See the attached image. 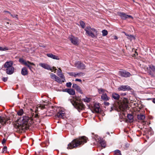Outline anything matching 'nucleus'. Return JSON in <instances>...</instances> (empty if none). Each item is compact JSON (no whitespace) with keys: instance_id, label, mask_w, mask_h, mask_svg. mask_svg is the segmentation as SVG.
Here are the masks:
<instances>
[{"instance_id":"obj_1","label":"nucleus","mask_w":155,"mask_h":155,"mask_svg":"<svg viewBox=\"0 0 155 155\" xmlns=\"http://www.w3.org/2000/svg\"><path fill=\"white\" fill-rule=\"evenodd\" d=\"M33 123L32 119L29 117L23 116L22 119L18 120V123L15 125V127L19 130L27 129Z\"/></svg>"},{"instance_id":"obj_2","label":"nucleus","mask_w":155,"mask_h":155,"mask_svg":"<svg viewBox=\"0 0 155 155\" xmlns=\"http://www.w3.org/2000/svg\"><path fill=\"white\" fill-rule=\"evenodd\" d=\"M88 138L86 137L83 136L74 140L70 143L68 144V148L72 149L77 147H79L86 143Z\"/></svg>"},{"instance_id":"obj_3","label":"nucleus","mask_w":155,"mask_h":155,"mask_svg":"<svg viewBox=\"0 0 155 155\" xmlns=\"http://www.w3.org/2000/svg\"><path fill=\"white\" fill-rule=\"evenodd\" d=\"M70 98L71 104L79 111L84 109L85 106L81 101L79 100L78 98L77 97L75 96H71Z\"/></svg>"},{"instance_id":"obj_4","label":"nucleus","mask_w":155,"mask_h":155,"mask_svg":"<svg viewBox=\"0 0 155 155\" xmlns=\"http://www.w3.org/2000/svg\"><path fill=\"white\" fill-rule=\"evenodd\" d=\"M84 30L88 36L93 38L96 37L95 34H97V31L95 29L91 28L90 26H87L85 28Z\"/></svg>"},{"instance_id":"obj_5","label":"nucleus","mask_w":155,"mask_h":155,"mask_svg":"<svg viewBox=\"0 0 155 155\" xmlns=\"http://www.w3.org/2000/svg\"><path fill=\"white\" fill-rule=\"evenodd\" d=\"M98 91L99 94H102L101 96V99L104 101H108L110 99V97L108 96L106 93L107 92L106 90L101 88L98 89Z\"/></svg>"},{"instance_id":"obj_6","label":"nucleus","mask_w":155,"mask_h":155,"mask_svg":"<svg viewBox=\"0 0 155 155\" xmlns=\"http://www.w3.org/2000/svg\"><path fill=\"white\" fill-rule=\"evenodd\" d=\"M39 65L41 67H43V68L48 70H50L52 71H56V69L55 67H53L52 68L49 65L47 64L44 63H40L39 64ZM55 72L56 71H54V72L55 73Z\"/></svg>"},{"instance_id":"obj_7","label":"nucleus","mask_w":155,"mask_h":155,"mask_svg":"<svg viewBox=\"0 0 155 155\" xmlns=\"http://www.w3.org/2000/svg\"><path fill=\"white\" fill-rule=\"evenodd\" d=\"M9 120V118L7 117L0 116V123L3 125L6 124V123H10V122L8 121Z\"/></svg>"},{"instance_id":"obj_8","label":"nucleus","mask_w":155,"mask_h":155,"mask_svg":"<svg viewBox=\"0 0 155 155\" xmlns=\"http://www.w3.org/2000/svg\"><path fill=\"white\" fill-rule=\"evenodd\" d=\"M69 39L73 45H78L79 43V40L78 38L71 36L70 37Z\"/></svg>"},{"instance_id":"obj_9","label":"nucleus","mask_w":155,"mask_h":155,"mask_svg":"<svg viewBox=\"0 0 155 155\" xmlns=\"http://www.w3.org/2000/svg\"><path fill=\"white\" fill-rule=\"evenodd\" d=\"M65 116V113L64 111L61 110L58 112L55 116V119H63Z\"/></svg>"},{"instance_id":"obj_10","label":"nucleus","mask_w":155,"mask_h":155,"mask_svg":"<svg viewBox=\"0 0 155 155\" xmlns=\"http://www.w3.org/2000/svg\"><path fill=\"white\" fill-rule=\"evenodd\" d=\"M118 74L121 77L125 78L131 76V74L129 72L125 71H119Z\"/></svg>"},{"instance_id":"obj_11","label":"nucleus","mask_w":155,"mask_h":155,"mask_svg":"<svg viewBox=\"0 0 155 155\" xmlns=\"http://www.w3.org/2000/svg\"><path fill=\"white\" fill-rule=\"evenodd\" d=\"M118 14L122 19L125 20L128 18L132 19L133 18L131 15H126L125 13L123 12H118Z\"/></svg>"},{"instance_id":"obj_12","label":"nucleus","mask_w":155,"mask_h":155,"mask_svg":"<svg viewBox=\"0 0 155 155\" xmlns=\"http://www.w3.org/2000/svg\"><path fill=\"white\" fill-rule=\"evenodd\" d=\"M147 73H149L150 75L152 76L153 74L152 73V71L154 72L155 71V66L153 65H149V68H147Z\"/></svg>"},{"instance_id":"obj_13","label":"nucleus","mask_w":155,"mask_h":155,"mask_svg":"<svg viewBox=\"0 0 155 155\" xmlns=\"http://www.w3.org/2000/svg\"><path fill=\"white\" fill-rule=\"evenodd\" d=\"M119 91H129L131 90L130 87L127 85L121 86L119 87L118 88Z\"/></svg>"},{"instance_id":"obj_14","label":"nucleus","mask_w":155,"mask_h":155,"mask_svg":"<svg viewBox=\"0 0 155 155\" xmlns=\"http://www.w3.org/2000/svg\"><path fill=\"white\" fill-rule=\"evenodd\" d=\"M128 107V105L127 103H124L122 104L119 106V109L122 111L125 110Z\"/></svg>"},{"instance_id":"obj_15","label":"nucleus","mask_w":155,"mask_h":155,"mask_svg":"<svg viewBox=\"0 0 155 155\" xmlns=\"http://www.w3.org/2000/svg\"><path fill=\"white\" fill-rule=\"evenodd\" d=\"M94 110L97 113H98L100 112V106L98 104H95L93 107Z\"/></svg>"},{"instance_id":"obj_16","label":"nucleus","mask_w":155,"mask_h":155,"mask_svg":"<svg viewBox=\"0 0 155 155\" xmlns=\"http://www.w3.org/2000/svg\"><path fill=\"white\" fill-rule=\"evenodd\" d=\"M14 68L13 66H12L9 68L6 69V73L8 74H12L14 72Z\"/></svg>"},{"instance_id":"obj_17","label":"nucleus","mask_w":155,"mask_h":155,"mask_svg":"<svg viewBox=\"0 0 155 155\" xmlns=\"http://www.w3.org/2000/svg\"><path fill=\"white\" fill-rule=\"evenodd\" d=\"M46 55L48 57L54 59L58 60H59L60 59V58L58 56L53 54L51 53L47 54Z\"/></svg>"},{"instance_id":"obj_18","label":"nucleus","mask_w":155,"mask_h":155,"mask_svg":"<svg viewBox=\"0 0 155 155\" xmlns=\"http://www.w3.org/2000/svg\"><path fill=\"white\" fill-rule=\"evenodd\" d=\"M13 62L12 61H9L6 62L4 64V67L5 68H9L12 66Z\"/></svg>"},{"instance_id":"obj_19","label":"nucleus","mask_w":155,"mask_h":155,"mask_svg":"<svg viewBox=\"0 0 155 155\" xmlns=\"http://www.w3.org/2000/svg\"><path fill=\"white\" fill-rule=\"evenodd\" d=\"M122 33L124 34L127 36V38L130 40L131 41L133 39H135V37L133 35H129L124 31L122 32Z\"/></svg>"},{"instance_id":"obj_20","label":"nucleus","mask_w":155,"mask_h":155,"mask_svg":"<svg viewBox=\"0 0 155 155\" xmlns=\"http://www.w3.org/2000/svg\"><path fill=\"white\" fill-rule=\"evenodd\" d=\"M21 74L24 76L27 75L28 74V71L26 67H23L21 71Z\"/></svg>"},{"instance_id":"obj_21","label":"nucleus","mask_w":155,"mask_h":155,"mask_svg":"<svg viewBox=\"0 0 155 155\" xmlns=\"http://www.w3.org/2000/svg\"><path fill=\"white\" fill-rule=\"evenodd\" d=\"M112 97L114 100H118L120 98V95L115 93H113L112 94Z\"/></svg>"},{"instance_id":"obj_22","label":"nucleus","mask_w":155,"mask_h":155,"mask_svg":"<svg viewBox=\"0 0 155 155\" xmlns=\"http://www.w3.org/2000/svg\"><path fill=\"white\" fill-rule=\"evenodd\" d=\"M34 65L35 66V65L33 63L29 61H27V65H25L27 66L29 69L31 71L32 68V67H31V65Z\"/></svg>"},{"instance_id":"obj_23","label":"nucleus","mask_w":155,"mask_h":155,"mask_svg":"<svg viewBox=\"0 0 155 155\" xmlns=\"http://www.w3.org/2000/svg\"><path fill=\"white\" fill-rule=\"evenodd\" d=\"M62 79V80H61L57 76L56 77V79H55V81H57L58 83H62V82H63L65 80L64 79V77L63 78H61Z\"/></svg>"},{"instance_id":"obj_24","label":"nucleus","mask_w":155,"mask_h":155,"mask_svg":"<svg viewBox=\"0 0 155 155\" xmlns=\"http://www.w3.org/2000/svg\"><path fill=\"white\" fill-rule=\"evenodd\" d=\"M57 75L59 76L61 78H63L64 75L63 74L62 71L60 68H58V71Z\"/></svg>"},{"instance_id":"obj_25","label":"nucleus","mask_w":155,"mask_h":155,"mask_svg":"<svg viewBox=\"0 0 155 155\" xmlns=\"http://www.w3.org/2000/svg\"><path fill=\"white\" fill-rule=\"evenodd\" d=\"M68 94L71 95H74L75 91L74 90L72 89H68Z\"/></svg>"},{"instance_id":"obj_26","label":"nucleus","mask_w":155,"mask_h":155,"mask_svg":"<svg viewBox=\"0 0 155 155\" xmlns=\"http://www.w3.org/2000/svg\"><path fill=\"white\" fill-rule=\"evenodd\" d=\"M133 115L131 114H128L127 115V118L129 119L130 122H132L133 121Z\"/></svg>"},{"instance_id":"obj_27","label":"nucleus","mask_w":155,"mask_h":155,"mask_svg":"<svg viewBox=\"0 0 155 155\" xmlns=\"http://www.w3.org/2000/svg\"><path fill=\"white\" fill-rule=\"evenodd\" d=\"M84 75V73L83 72L76 73V77H80L83 76Z\"/></svg>"},{"instance_id":"obj_28","label":"nucleus","mask_w":155,"mask_h":155,"mask_svg":"<svg viewBox=\"0 0 155 155\" xmlns=\"http://www.w3.org/2000/svg\"><path fill=\"white\" fill-rule=\"evenodd\" d=\"M137 118L139 120H143L145 118L144 115L143 114H140L137 116Z\"/></svg>"},{"instance_id":"obj_29","label":"nucleus","mask_w":155,"mask_h":155,"mask_svg":"<svg viewBox=\"0 0 155 155\" xmlns=\"http://www.w3.org/2000/svg\"><path fill=\"white\" fill-rule=\"evenodd\" d=\"M19 62L25 65H27V61H26L22 58H20L19 59Z\"/></svg>"},{"instance_id":"obj_30","label":"nucleus","mask_w":155,"mask_h":155,"mask_svg":"<svg viewBox=\"0 0 155 155\" xmlns=\"http://www.w3.org/2000/svg\"><path fill=\"white\" fill-rule=\"evenodd\" d=\"M69 120V121H68V124H70V125L71 126V128L72 130L73 129L74 127V121H73V120L71 121L70 120Z\"/></svg>"},{"instance_id":"obj_31","label":"nucleus","mask_w":155,"mask_h":155,"mask_svg":"<svg viewBox=\"0 0 155 155\" xmlns=\"http://www.w3.org/2000/svg\"><path fill=\"white\" fill-rule=\"evenodd\" d=\"M24 113V111L22 109L19 110L17 112V114L18 116H21Z\"/></svg>"},{"instance_id":"obj_32","label":"nucleus","mask_w":155,"mask_h":155,"mask_svg":"<svg viewBox=\"0 0 155 155\" xmlns=\"http://www.w3.org/2000/svg\"><path fill=\"white\" fill-rule=\"evenodd\" d=\"M114 155H121L120 151L118 150H115Z\"/></svg>"},{"instance_id":"obj_33","label":"nucleus","mask_w":155,"mask_h":155,"mask_svg":"<svg viewBox=\"0 0 155 155\" xmlns=\"http://www.w3.org/2000/svg\"><path fill=\"white\" fill-rule=\"evenodd\" d=\"M50 76L51 78V79L54 80L55 81V80L57 76L55 74L53 73H51L50 74Z\"/></svg>"},{"instance_id":"obj_34","label":"nucleus","mask_w":155,"mask_h":155,"mask_svg":"<svg viewBox=\"0 0 155 155\" xmlns=\"http://www.w3.org/2000/svg\"><path fill=\"white\" fill-rule=\"evenodd\" d=\"M91 99L90 98L88 97H86L83 99V101L84 102L88 103L90 101Z\"/></svg>"},{"instance_id":"obj_35","label":"nucleus","mask_w":155,"mask_h":155,"mask_svg":"<svg viewBox=\"0 0 155 155\" xmlns=\"http://www.w3.org/2000/svg\"><path fill=\"white\" fill-rule=\"evenodd\" d=\"M100 144L101 146L103 147H105L106 146V144L104 141H102L100 142Z\"/></svg>"},{"instance_id":"obj_36","label":"nucleus","mask_w":155,"mask_h":155,"mask_svg":"<svg viewBox=\"0 0 155 155\" xmlns=\"http://www.w3.org/2000/svg\"><path fill=\"white\" fill-rule=\"evenodd\" d=\"M80 66H79V68L81 69H84L85 68L86 66L83 63H81Z\"/></svg>"},{"instance_id":"obj_37","label":"nucleus","mask_w":155,"mask_h":155,"mask_svg":"<svg viewBox=\"0 0 155 155\" xmlns=\"http://www.w3.org/2000/svg\"><path fill=\"white\" fill-rule=\"evenodd\" d=\"M79 23L82 28H84L85 27V23L82 21H80L79 22Z\"/></svg>"},{"instance_id":"obj_38","label":"nucleus","mask_w":155,"mask_h":155,"mask_svg":"<svg viewBox=\"0 0 155 155\" xmlns=\"http://www.w3.org/2000/svg\"><path fill=\"white\" fill-rule=\"evenodd\" d=\"M76 90L77 91L81 94H82L83 93V92L82 90L81 89L80 87L79 86L77 87Z\"/></svg>"},{"instance_id":"obj_39","label":"nucleus","mask_w":155,"mask_h":155,"mask_svg":"<svg viewBox=\"0 0 155 155\" xmlns=\"http://www.w3.org/2000/svg\"><path fill=\"white\" fill-rule=\"evenodd\" d=\"M81 62L80 61H78L76 62L75 64V66L77 68H79V66H80Z\"/></svg>"},{"instance_id":"obj_40","label":"nucleus","mask_w":155,"mask_h":155,"mask_svg":"<svg viewBox=\"0 0 155 155\" xmlns=\"http://www.w3.org/2000/svg\"><path fill=\"white\" fill-rule=\"evenodd\" d=\"M81 62L80 61H78L76 62L75 64V66L77 68H79V66H80Z\"/></svg>"},{"instance_id":"obj_41","label":"nucleus","mask_w":155,"mask_h":155,"mask_svg":"<svg viewBox=\"0 0 155 155\" xmlns=\"http://www.w3.org/2000/svg\"><path fill=\"white\" fill-rule=\"evenodd\" d=\"M102 35L103 36H105L107 35V31L106 30H104L102 31Z\"/></svg>"},{"instance_id":"obj_42","label":"nucleus","mask_w":155,"mask_h":155,"mask_svg":"<svg viewBox=\"0 0 155 155\" xmlns=\"http://www.w3.org/2000/svg\"><path fill=\"white\" fill-rule=\"evenodd\" d=\"M68 74L70 76H73L74 77H76V73L75 72L68 73Z\"/></svg>"},{"instance_id":"obj_43","label":"nucleus","mask_w":155,"mask_h":155,"mask_svg":"<svg viewBox=\"0 0 155 155\" xmlns=\"http://www.w3.org/2000/svg\"><path fill=\"white\" fill-rule=\"evenodd\" d=\"M7 147L6 146H5L2 150V152L3 153H6L7 152Z\"/></svg>"},{"instance_id":"obj_44","label":"nucleus","mask_w":155,"mask_h":155,"mask_svg":"<svg viewBox=\"0 0 155 155\" xmlns=\"http://www.w3.org/2000/svg\"><path fill=\"white\" fill-rule=\"evenodd\" d=\"M1 49V51H6V50H8V48L6 47H5L4 48H2H2Z\"/></svg>"},{"instance_id":"obj_45","label":"nucleus","mask_w":155,"mask_h":155,"mask_svg":"<svg viewBox=\"0 0 155 155\" xmlns=\"http://www.w3.org/2000/svg\"><path fill=\"white\" fill-rule=\"evenodd\" d=\"M8 79V77H3L2 78V80L3 81L5 82L7 81Z\"/></svg>"},{"instance_id":"obj_46","label":"nucleus","mask_w":155,"mask_h":155,"mask_svg":"<svg viewBox=\"0 0 155 155\" xmlns=\"http://www.w3.org/2000/svg\"><path fill=\"white\" fill-rule=\"evenodd\" d=\"M78 86L76 84H73L72 87L76 89Z\"/></svg>"},{"instance_id":"obj_47","label":"nucleus","mask_w":155,"mask_h":155,"mask_svg":"<svg viewBox=\"0 0 155 155\" xmlns=\"http://www.w3.org/2000/svg\"><path fill=\"white\" fill-rule=\"evenodd\" d=\"M7 12L9 14H10V15H11V16H12V17L13 18H14V17H16V18H17V16H18V15H15L14 16L13 15H12V14H11L10 13V12Z\"/></svg>"},{"instance_id":"obj_48","label":"nucleus","mask_w":155,"mask_h":155,"mask_svg":"<svg viewBox=\"0 0 155 155\" xmlns=\"http://www.w3.org/2000/svg\"><path fill=\"white\" fill-rule=\"evenodd\" d=\"M75 81H79L81 82H82V80H81V79H78V78L76 79L75 80Z\"/></svg>"},{"instance_id":"obj_49","label":"nucleus","mask_w":155,"mask_h":155,"mask_svg":"<svg viewBox=\"0 0 155 155\" xmlns=\"http://www.w3.org/2000/svg\"><path fill=\"white\" fill-rule=\"evenodd\" d=\"M39 107L41 109H43L45 108V107L43 105H40L39 106Z\"/></svg>"},{"instance_id":"obj_50","label":"nucleus","mask_w":155,"mask_h":155,"mask_svg":"<svg viewBox=\"0 0 155 155\" xmlns=\"http://www.w3.org/2000/svg\"><path fill=\"white\" fill-rule=\"evenodd\" d=\"M104 104L105 105L108 106L109 105V103L108 102H104Z\"/></svg>"},{"instance_id":"obj_51","label":"nucleus","mask_w":155,"mask_h":155,"mask_svg":"<svg viewBox=\"0 0 155 155\" xmlns=\"http://www.w3.org/2000/svg\"><path fill=\"white\" fill-rule=\"evenodd\" d=\"M6 140L5 139V138H4L2 141V144H4L6 142Z\"/></svg>"},{"instance_id":"obj_52","label":"nucleus","mask_w":155,"mask_h":155,"mask_svg":"<svg viewBox=\"0 0 155 155\" xmlns=\"http://www.w3.org/2000/svg\"><path fill=\"white\" fill-rule=\"evenodd\" d=\"M72 85V84L71 82H68V87H71Z\"/></svg>"},{"instance_id":"obj_53","label":"nucleus","mask_w":155,"mask_h":155,"mask_svg":"<svg viewBox=\"0 0 155 155\" xmlns=\"http://www.w3.org/2000/svg\"><path fill=\"white\" fill-rule=\"evenodd\" d=\"M34 117H36V118H38V117H39V116H38V114H35V116Z\"/></svg>"},{"instance_id":"obj_54","label":"nucleus","mask_w":155,"mask_h":155,"mask_svg":"<svg viewBox=\"0 0 155 155\" xmlns=\"http://www.w3.org/2000/svg\"><path fill=\"white\" fill-rule=\"evenodd\" d=\"M152 102L155 104V98H153L152 100Z\"/></svg>"},{"instance_id":"obj_55","label":"nucleus","mask_w":155,"mask_h":155,"mask_svg":"<svg viewBox=\"0 0 155 155\" xmlns=\"http://www.w3.org/2000/svg\"><path fill=\"white\" fill-rule=\"evenodd\" d=\"M121 95H122L123 96H125L126 95V94L125 93H122L121 94Z\"/></svg>"},{"instance_id":"obj_56","label":"nucleus","mask_w":155,"mask_h":155,"mask_svg":"<svg viewBox=\"0 0 155 155\" xmlns=\"http://www.w3.org/2000/svg\"><path fill=\"white\" fill-rule=\"evenodd\" d=\"M38 107H36V109H35V113H36V112H37V110H38Z\"/></svg>"},{"instance_id":"obj_57","label":"nucleus","mask_w":155,"mask_h":155,"mask_svg":"<svg viewBox=\"0 0 155 155\" xmlns=\"http://www.w3.org/2000/svg\"><path fill=\"white\" fill-rule=\"evenodd\" d=\"M64 91L68 92V89H65V91Z\"/></svg>"},{"instance_id":"obj_58","label":"nucleus","mask_w":155,"mask_h":155,"mask_svg":"<svg viewBox=\"0 0 155 155\" xmlns=\"http://www.w3.org/2000/svg\"><path fill=\"white\" fill-rule=\"evenodd\" d=\"M114 38L115 39H117V36H115L114 37Z\"/></svg>"},{"instance_id":"obj_59","label":"nucleus","mask_w":155,"mask_h":155,"mask_svg":"<svg viewBox=\"0 0 155 155\" xmlns=\"http://www.w3.org/2000/svg\"><path fill=\"white\" fill-rule=\"evenodd\" d=\"M68 83H67L66 84V85L67 87H68Z\"/></svg>"},{"instance_id":"obj_60","label":"nucleus","mask_w":155,"mask_h":155,"mask_svg":"<svg viewBox=\"0 0 155 155\" xmlns=\"http://www.w3.org/2000/svg\"><path fill=\"white\" fill-rule=\"evenodd\" d=\"M1 48H2V47H0V51H1Z\"/></svg>"},{"instance_id":"obj_61","label":"nucleus","mask_w":155,"mask_h":155,"mask_svg":"<svg viewBox=\"0 0 155 155\" xmlns=\"http://www.w3.org/2000/svg\"><path fill=\"white\" fill-rule=\"evenodd\" d=\"M154 72L155 73V71H154Z\"/></svg>"}]
</instances>
